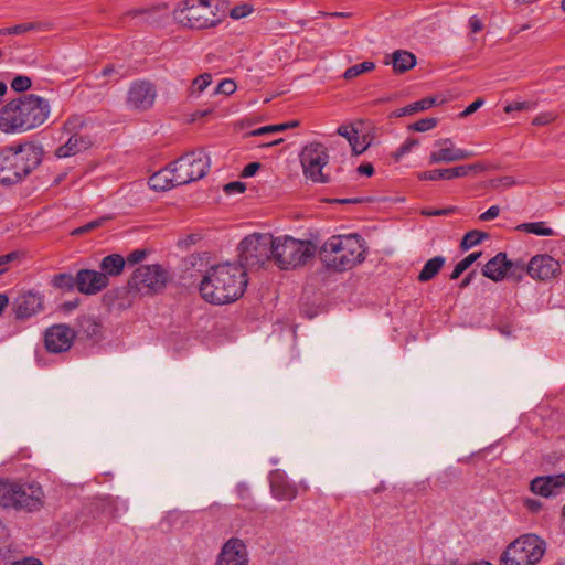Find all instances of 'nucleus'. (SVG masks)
I'll use <instances>...</instances> for the list:
<instances>
[{
	"instance_id": "1",
	"label": "nucleus",
	"mask_w": 565,
	"mask_h": 565,
	"mask_svg": "<svg viewBox=\"0 0 565 565\" xmlns=\"http://www.w3.org/2000/svg\"><path fill=\"white\" fill-rule=\"evenodd\" d=\"M51 115L50 102L35 94L14 98L0 108V131L19 135L39 128Z\"/></svg>"
},
{
	"instance_id": "2",
	"label": "nucleus",
	"mask_w": 565,
	"mask_h": 565,
	"mask_svg": "<svg viewBox=\"0 0 565 565\" xmlns=\"http://www.w3.org/2000/svg\"><path fill=\"white\" fill-rule=\"evenodd\" d=\"M247 282V273L243 266L225 262L206 270L200 284V292L207 302L224 305L242 297Z\"/></svg>"
},
{
	"instance_id": "3",
	"label": "nucleus",
	"mask_w": 565,
	"mask_h": 565,
	"mask_svg": "<svg viewBox=\"0 0 565 565\" xmlns=\"http://www.w3.org/2000/svg\"><path fill=\"white\" fill-rule=\"evenodd\" d=\"M42 156V146L33 141L0 149V184L22 181L41 163Z\"/></svg>"
},
{
	"instance_id": "4",
	"label": "nucleus",
	"mask_w": 565,
	"mask_h": 565,
	"mask_svg": "<svg viewBox=\"0 0 565 565\" xmlns=\"http://www.w3.org/2000/svg\"><path fill=\"white\" fill-rule=\"evenodd\" d=\"M365 254V242L358 234L331 236L320 252L324 266L335 271L349 270L361 264Z\"/></svg>"
},
{
	"instance_id": "5",
	"label": "nucleus",
	"mask_w": 565,
	"mask_h": 565,
	"mask_svg": "<svg viewBox=\"0 0 565 565\" xmlns=\"http://www.w3.org/2000/svg\"><path fill=\"white\" fill-rule=\"evenodd\" d=\"M173 20L189 29L202 30L216 26L221 18L210 0H184L173 10Z\"/></svg>"
},
{
	"instance_id": "6",
	"label": "nucleus",
	"mask_w": 565,
	"mask_h": 565,
	"mask_svg": "<svg viewBox=\"0 0 565 565\" xmlns=\"http://www.w3.org/2000/svg\"><path fill=\"white\" fill-rule=\"evenodd\" d=\"M546 551L545 542L535 534H524L502 552L499 565H537Z\"/></svg>"
},
{
	"instance_id": "7",
	"label": "nucleus",
	"mask_w": 565,
	"mask_h": 565,
	"mask_svg": "<svg viewBox=\"0 0 565 565\" xmlns=\"http://www.w3.org/2000/svg\"><path fill=\"white\" fill-rule=\"evenodd\" d=\"M273 258L281 269H291L305 265L316 254V246L310 241L296 239L291 236L274 237Z\"/></svg>"
},
{
	"instance_id": "8",
	"label": "nucleus",
	"mask_w": 565,
	"mask_h": 565,
	"mask_svg": "<svg viewBox=\"0 0 565 565\" xmlns=\"http://www.w3.org/2000/svg\"><path fill=\"white\" fill-rule=\"evenodd\" d=\"M43 490L38 483H21L0 478V507L35 509L41 504Z\"/></svg>"
},
{
	"instance_id": "9",
	"label": "nucleus",
	"mask_w": 565,
	"mask_h": 565,
	"mask_svg": "<svg viewBox=\"0 0 565 565\" xmlns=\"http://www.w3.org/2000/svg\"><path fill=\"white\" fill-rule=\"evenodd\" d=\"M274 236L268 233H254L246 236L238 246L241 266L254 267L265 264L273 257Z\"/></svg>"
},
{
	"instance_id": "10",
	"label": "nucleus",
	"mask_w": 565,
	"mask_h": 565,
	"mask_svg": "<svg viewBox=\"0 0 565 565\" xmlns=\"http://www.w3.org/2000/svg\"><path fill=\"white\" fill-rule=\"evenodd\" d=\"M175 182L184 185L202 179L210 169V158L203 150L189 152L171 164Z\"/></svg>"
},
{
	"instance_id": "11",
	"label": "nucleus",
	"mask_w": 565,
	"mask_h": 565,
	"mask_svg": "<svg viewBox=\"0 0 565 565\" xmlns=\"http://www.w3.org/2000/svg\"><path fill=\"white\" fill-rule=\"evenodd\" d=\"M327 148L320 142H310L300 152L303 175L315 183H327L329 177L323 172L329 163Z\"/></svg>"
},
{
	"instance_id": "12",
	"label": "nucleus",
	"mask_w": 565,
	"mask_h": 565,
	"mask_svg": "<svg viewBox=\"0 0 565 565\" xmlns=\"http://www.w3.org/2000/svg\"><path fill=\"white\" fill-rule=\"evenodd\" d=\"M168 280V271L162 266L153 264L138 267L130 284L140 292H157L166 287Z\"/></svg>"
},
{
	"instance_id": "13",
	"label": "nucleus",
	"mask_w": 565,
	"mask_h": 565,
	"mask_svg": "<svg viewBox=\"0 0 565 565\" xmlns=\"http://www.w3.org/2000/svg\"><path fill=\"white\" fill-rule=\"evenodd\" d=\"M157 98V89L154 85L147 81H135L131 83L127 93V105L134 110L150 109Z\"/></svg>"
},
{
	"instance_id": "14",
	"label": "nucleus",
	"mask_w": 565,
	"mask_h": 565,
	"mask_svg": "<svg viewBox=\"0 0 565 565\" xmlns=\"http://www.w3.org/2000/svg\"><path fill=\"white\" fill-rule=\"evenodd\" d=\"M473 152L458 148L450 138L438 139L429 154V163H450L469 159Z\"/></svg>"
},
{
	"instance_id": "15",
	"label": "nucleus",
	"mask_w": 565,
	"mask_h": 565,
	"mask_svg": "<svg viewBox=\"0 0 565 565\" xmlns=\"http://www.w3.org/2000/svg\"><path fill=\"white\" fill-rule=\"evenodd\" d=\"M526 270L531 278L545 281L559 275L561 264L547 254H539L530 259Z\"/></svg>"
},
{
	"instance_id": "16",
	"label": "nucleus",
	"mask_w": 565,
	"mask_h": 565,
	"mask_svg": "<svg viewBox=\"0 0 565 565\" xmlns=\"http://www.w3.org/2000/svg\"><path fill=\"white\" fill-rule=\"evenodd\" d=\"M75 332L66 324H55L45 331L44 343L49 352L61 353L71 349Z\"/></svg>"
},
{
	"instance_id": "17",
	"label": "nucleus",
	"mask_w": 565,
	"mask_h": 565,
	"mask_svg": "<svg viewBox=\"0 0 565 565\" xmlns=\"http://www.w3.org/2000/svg\"><path fill=\"white\" fill-rule=\"evenodd\" d=\"M246 544L237 537L227 540L217 556L215 565H248Z\"/></svg>"
},
{
	"instance_id": "18",
	"label": "nucleus",
	"mask_w": 565,
	"mask_h": 565,
	"mask_svg": "<svg viewBox=\"0 0 565 565\" xmlns=\"http://www.w3.org/2000/svg\"><path fill=\"white\" fill-rule=\"evenodd\" d=\"M43 296L35 291H26L19 295L12 303V311L19 320L29 319L43 311Z\"/></svg>"
},
{
	"instance_id": "19",
	"label": "nucleus",
	"mask_w": 565,
	"mask_h": 565,
	"mask_svg": "<svg viewBox=\"0 0 565 565\" xmlns=\"http://www.w3.org/2000/svg\"><path fill=\"white\" fill-rule=\"evenodd\" d=\"M271 495L279 501H291L298 495L297 484L290 481L285 471L275 469L268 475Z\"/></svg>"
},
{
	"instance_id": "20",
	"label": "nucleus",
	"mask_w": 565,
	"mask_h": 565,
	"mask_svg": "<svg viewBox=\"0 0 565 565\" xmlns=\"http://www.w3.org/2000/svg\"><path fill=\"white\" fill-rule=\"evenodd\" d=\"M109 284L107 274L92 269H81L76 274V288L84 295H96Z\"/></svg>"
},
{
	"instance_id": "21",
	"label": "nucleus",
	"mask_w": 565,
	"mask_h": 565,
	"mask_svg": "<svg viewBox=\"0 0 565 565\" xmlns=\"http://www.w3.org/2000/svg\"><path fill=\"white\" fill-rule=\"evenodd\" d=\"M563 488H565V473L536 477L531 482V490L545 498L556 495Z\"/></svg>"
},
{
	"instance_id": "22",
	"label": "nucleus",
	"mask_w": 565,
	"mask_h": 565,
	"mask_svg": "<svg viewBox=\"0 0 565 565\" xmlns=\"http://www.w3.org/2000/svg\"><path fill=\"white\" fill-rule=\"evenodd\" d=\"M90 146L92 140L89 137L73 134L65 143L56 148L54 154L58 159H66L87 150Z\"/></svg>"
},
{
	"instance_id": "23",
	"label": "nucleus",
	"mask_w": 565,
	"mask_h": 565,
	"mask_svg": "<svg viewBox=\"0 0 565 565\" xmlns=\"http://www.w3.org/2000/svg\"><path fill=\"white\" fill-rule=\"evenodd\" d=\"M511 267L512 263L507 259V255L499 253L483 266L482 274L493 281H501Z\"/></svg>"
},
{
	"instance_id": "24",
	"label": "nucleus",
	"mask_w": 565,
	"mask_h": 565,
	"mask_svg": "<svg viewBox=\"0 0 565 565\" xmlns=\"http://www.w3.org/2000/svg\"><path fill=\"white\" fill-rule=\"evenodd\" d=\"M175 174L171 166L161 169L149 178V186L156 191H167L180 184L175 181Z\"/></svg>"
},
{
	"instance_id": "25",
	"label": "nucleus",
	"mask_w": 565,
	"mask_h": 565,
	"mask_svg": "<svg viewBox=\"0 0 565 565\" xmlns=\"http://www.w3.org/2000/svg\"><path fill=\"white\" fill-rule=\"evenodd\" d=\"M385 64H392L395 73L402 74L412 70L416 65V57L413 53L404 50H397L391 55Z\"/></svg>"
},
{
	"instance_id": "26",
	"label": "nucleus",
	"mask_w": 565,
	"mask_h": 565,
	"mask_svg": "<svg viewBox=\"0 0 565 565\" xmlns=\"http://www.w3.org/2000/svg\"><path fill=\"white\" fill-rule=\"evenodd\" d=\"M125 267V259L118 254H111L104 257L100 262V269L103 274H107V278L115 277L121 274Z\"/></svg>"
},
{
	"instance_id": "27",
	"label": "nucleus",
	"mask_w": 565,
	"mask_h": 565,
	"mask_svg": "<svg viewBox=\"0 0 565 565\" xmlns=\"http://www.w3.org/2000/svg\"><path fill=\"white\" fill-rule=\"evenodd\" d=\"M446 263V258L443 256H435L427 260L418 275V280L420 282H426L431 280L444 267Z\"/></svg>"
},
{
	"instance_id": "28",
	"label": "nucleus",
	"mask_w": 565,
	"mask_h": 565,
	"mask_svg": "<svg viewBox=\"0 0 565 565\" xmlns=\"http://www.w3.org/2000/svg\"><path fill=\"white\" fill-rule=\"evenodd\" d=\"M47 24L42 22H25L0 29V35H22L31 31L46 30Z\"/></svg>"
},
{
	"instance_id": "29",
	"label": "nucleus",
	"mask_w": 565,
	"mask_h": 565,
	"mask_svg": "<svg viewBox=\"0 0 565 565\" xmlns=\"http://www.w3.org/2000/svg\"><path fill=\"white\" fill-rule=\"evenodd\" d=\"M516 230L523 233L533 234L536 236H554L555 232L547 225L546 222H529L522 223L516 226Z\"/></svg>"
},
{
	"instance_id": "30",
	"label": "nucleus",
	"mask_w": 565,
	"mask_h": 565,
	"mask_svg": "<svg viewBox=\"0 0 565 565\" xmlns=\"http://www.w3.org/2000/svg\"><path fill=\"white\" fill-rule=\"evenodd\" d=\"M435 104H436V98H434V97L424 98V99L414 102L405 107L394 110L393 115L395 117H403V116L412 115V114H415V113H418L422 110H426Z\"/></svg>"
},
{
	"instance_id": "31",
	"label": "nucleus",
	"mask_w": 565,
	"mask_h": 565,
	"mask_svg": "<svg viewBox=\"0 0 565 565\" xmlns=\"http://www.w3.org/2000/svg\"><path fill=\"white\" fill-rule=\"evenodd\" d=\"M483 166L480 163L448 168V180L455 178H463L468 175L470 172H480L483 171Z\"/></svg>"
},
{
	"instance_id": "32",
	"label": "nucleus",
	"mask_w": 565,
	"mask_h": 565,
	"mask_svg": "<svg viewBox=\"0 0 565 565\" xmlns=\"http://www.w3.org/2000/svg\"><path fill=\"white\" fill-rule=\"evenodd\" d=\"M375 68V64L370 61L362 62L360 64H355L345 70L343 77L345 79H352L363 73L371 72Z\"/></svg>"
},
{
	"instance_id": "33",
	"label": "nucleus",
	"mask_w": 565,
	"mask_h": 565,
	"mask_svg": "<svg viewBox=\"0 0 565 565\" xmlns=\"http://www.w3.org/2000/svg\"><path fill=\"white\" fill-rule=\"evenodd\" d=\"M481 253H471L468 256H466L463 259H461L457 265L455 266L450 279H457L460 277V275L467 270L479 257Z\"/></svg>"
},
{
	"instance_id": "34",
	"label": "nucleus",
	"mask_w": 565,
	"mask_h": 565,
	"mask_svg": "<svg viewBox=\"0 0 565 565\" xmlns=\"http://www.w3.org/2000/svg\"><path fill=\"white\" fill-rule=\"evenodd\" d=\"M486 237H487V234L479 232V231L468 232L463 236L460 246L463 250H468V249L475 247L476 245H478L479 243H481V241Z\"/></svg>"
},
{
	"instance_id": "35",
	"label": "nucleus",
	"mask_w": 565,
	"mask_h": 565,
	"mask_svg": "<svg viewBox=\"0 0 565 565\" xmlns=\"http://www.w3.org/2000/svg\"><path fill=\"white\" fill-rule=\"evenodd\" d=\"M419 145V141L414 138H409L405 140L393 153L392 157L395 161H401L405 156H407L414 148Z\"/></svg>"
},
{
	"instance_id": "36",
	"label": "nucleus",
	"mask_w": 565,
	"mask_h": 565,
	"mask_svg": "<svg viewBox=\"0 0 565 565\" xmlns=\"http://www.w3.org/2000/svg\"><path fill=\"white\" fill-rule=\"evenodd\" d=\"M52 284L56 288L70 290L76 286V277L71 274H58L53 277Z\"/></svg>"
},
{
	"instance_id": "37",
	"label": "nucleus",
	"mask_w": 565,
	"mask_h": 565,
	"mask_svg": "<svg viewBox=\"0 0 565 565\" xmlns=\"http://www.w3.org/2000/svg\"><path fill=\"white\" fill-rule=\"evenodd\" d=\"M349 143L351 146L353 153L361 154L369 148L370 140L365 135L360 136L359 132L356 131V134L354 135V137H352Z\"/></svg>"
},
{
	"instance_id": "38",
	"label": "nucleus",
	"mask_w": 565,
	"mask_h": 565,
	"mask_svg": "<svg viewBox=\"0 0 565 565\" xmlns=\"http://www.w3.org/2000/svg\"><path fill=\"white\" fill-rule=\"evenodd\" d=\"M212 83V76L209 73L201 74L192 82L191 94L200 95Z\"/></svg>"
},
{
	"instance_id": "39",
	"label": "nucleus",
	"mask_w": 565,
	"mask_h": 565,
	"mask_svg": "<svg viewBox=\"0 0 565 565\" xmlns=\"http://www.w3.org/2000/svg\"><path fill=\"white\" fill-rule=\"evenodd\" d=\"M448 170L447 169H437V170H429V171H423L417 174V178L422 181H436L440 179H447L448 180Z\"/></svg>"
},
{
	"instance_id": "40",
	"label": "nucleus",
	"mask_w": 565,
	"mask_h": 565,
	"mask_svg": "<svg viewBox=\"0 0 565 565\" xmlns=\"http://www.w3.org/2000/svg\"><path fill=\"white\" fill-rule=\"evenodd\" d=\"M437 119L436 118H423L420 120H417L416 122L412 124L408 129L418 131V132H425L429 131L433 128L437 126Z\"/></svg>"
},
{
	"instance_id": "41",
	"label": "nucleus",
	"mask_w": 565,
	"mask_h": 565,
	"mask_svg": "<svg viewBox=\"0 0 565 565\" xmlns=\"http://www.w3.org/2000/svg\"><path fill=\"white\" fill-rule=\"evenodd\" d=\"M32 85V81L29 76L19 75L11 82V88L18 93L28 90Z\"/></svg>"
},
{
	"instance_id": "42",
	"label": "nucleus",
	"mask_w": 565,
	"mask_h": 565,
	"mask_svg": "<svg viewBox=\"0 0 565 565\" xmlns=\"http://www.w3.org/2000/svg\"><path fill=\"white\" fill-rule=\"evenodd\" d=\"M236 90V84L232 79H223L216 86L214 94L232 95Z\"/></svg>"
},
{
	"instance_id": "43",
	"label": "nucleus",
	"mask_w": 565,
	"mask_h": 565,
	"mask_svg": "<svg viewBox=\"0 0 565 565\" xmlns=\"http://www.w3.org/2000/svg\"><path fill=\"white\" fill-rule=\"evenodd\" d=\"M555 119H556V115L554 113L546 111V113L539 114L533 119L532 124L535 125V126H545V125L551 124Z\"/></svg>"
},
{
	"instance_id": "44",
	"label": "nucleus",
	"mask_w": 565,
	"mask_h": 565,
	"mask_svg": "<svg viewBox=\"0 0 565 565\" xmlns=\"http://www.w3.org/2000/svg\"><path fill=\"white\" fill-rule=\"evenodd\" d=\"M533 104L530 102H513L504 107L505 113H512L516 110H530L533 109Z\"/></svg>"
},
{
	"instance_id": "45",
	"label": "nucleus",
	"mask_w": 565,
	"mask_h": 565,
	"mask_svg": "<svg viewBox=\"0 0 565 565\" xmlns=\"http://www.w3.org/2000/svg\"><path fill=\"white\" fill-rule=\"evenodd\" d=\"M252 13V7L248 4L236 6L231 10V17L233 19H242Z\"/></svg>"
},
{
	"instance_id": "46",
	"label": "nucleus",
	"mask_w": 565,
	"mask_h": 565,
	"mask_svg": "<svg viewBox=\"0 0 565 565\" xmlns=\"http://www.w3.org/2000/svg\"><path fill=\"white\" fill-rule=\"evenodd\" d=\"M103 222H104V218L92 221V222L85 224L84 226L75 228L72 232V234L73 235H81V234L87 233V232H89V231L100 226Z\"/></svg>"
},
{
	"instance_id": "47",
	"label": "nucleus",
	"mask_w": 565,
	"mask_h": 565,
	"mask_svg": "<svg viewBox=\"0 0 565 565\" xmlns=\"http://www.w3.org/2000/svg\"><path fill=\"white\" fill-rule=\"evenodd\" d=\"M245 190H246L245 184L239 181L230 182L224 186V191L227 194L243 193Z\"/></svg>"
},
{
	"instance_id": "48",
	"label": "nucleus",
	"mask_w": 565,
	"mask_h": 565,
	"mask_svg": "<svg viewBox=\"0 0 565 565\" xmlns=\"http://www.w3.org/2000/svg\"><path fill=\"white\" fill-rule=\"evenodd\" d=\"M356 129L353 126L342 125L337 129V134L344 137L348 141L354 137Z\"/></svg>"
},
{
	"instance_id": "49",
	"label": "nucleus",
	"mask_w": 565,
	"mask_h": 565,
	"mask_svg": "<svg viewBox=\"0 0 565 565\" xmlns=\"http://www.w3.org/2000/svg\"><path fill=\"white\" fill-rule=\"evenodd\" d=\"M500 214V207L498 205L490 206L486 212L480 215L481 221H491L498 217Z\"/></svg>"
},
{
	"instance_id": "50",
	"label": "nucleus",
	"mask_w": 565,
	"mask_h": 565,
	"mask_svg": "<svg viewBox=\"0 0 565 565\" xmlns=\"http://www.w3.org/2000/svg\"><path fill=\"white\" fill-rule=\"evenodd\" d=\"M278 127H274V125L264 126L257 129H254L249 132V136H264L267 134L277 132Z\"/></svg>"
},
{
	"instance_id": "51",
	"label": "nucleus",
	"mask_w": 565,
	"mask_h": 565,
	"mask_svg": "<svg viewBox=\"0 0 565 565\" xmlns=\"http://www.w3.org/2000/svg\"><path fill=\"white\" fill-rule=\"evenodd\" d=\"M483 105V99H476L461 113V117H467L477 111Z\"/></svg>"
},
{
	"instance_id": "52",
	"label": "nucleus",
	"mask_w": 565,
	"mask_h": 565,
	"mask_svg": "<svg viewBox=\"0 0 565 565\" xmlns=\"http://www.w3.org/2000/svg\"><path fill=\"white\" fill-rule=\"evenodd\" d=\"M260 168V163L258 162H252V163H248L243 172H242V177L244 178H250L253 175H255V173L259 170Z\"/></svg>"
},
{
	"instance_id": "53",
	"label": "nucleus",
	"mask_w": 565,
	"mask_h": 565,
	"mask_svg": "<svg viewBox=\"0 0 565 565\" xmlns=\"http://www.w3.org/2000/svg\"><path fill=\"white\" fill-rule=\"evenodd\" d=\"M516 184V181L512 177H502L495 181H493V186H503V188H510Z\"/></svg>"
},
{
	"instance_id": "54",
	"label": "nucleus",
	"mask_w": 565,
	"mask_h": 565,
	"mask_svg": "<svg viewBox=\"0 0 565 565\" xmlns=\"http://www.w3.org/2000/svg\"><path fill=\"white\" fill-rule=\"evenodd\" d=\"M11 565H43L42 561L36 557L28 556L21 559L14 561Z\"/></svg>"
},
{
	"instance_id": "55",
	"label": "nucleus",
	"mask_w": 565,
	"mask_h": 565,
	"mask_svg": "<svg viewBox=\"0 0 565 565\" xmlns=\"http://www.w3.org/2000/svg\"><path fill=\"white\" fill-rule=\"evenodd\" d=\"M469 28L472 33H478L483 29V23L477 15H472L469 19Z\"/></svg>"
},
{
	"instance_id": "56",
	"label": "nucleus",
	"mask_w": 565,
	"mask_h": 565,
	"mask_svg": "<svg viewBox=\"0 0 565 565\" xmlns=\"http://www.w3.org/2000/svg\"><path fill=\"white\" fill-rule=\"evenodd\" d=\"M524 505L534 513L539 512L543 507L542 502L535 499H525Z\"/></svg>"
},
{
	"instance_id": "57",
	"label": "nucleus",
	"mask_w": 565,
	"mask_h": 565,
	"mask_svg": "<svg viewBox=\"0 0 565 565\" xmlns=\"http://www.w3.org/2000/svg\"><path fill=\"white\" fill-rule=\"evenodd\" d=\"M146 253L143 250L137 249L134 250L127 258V260L131 264L139 263L143 259Z\"/></svg>"
},
{
	"instance_id": "58",
	"label": "nucleus",
	"mask_w": 565,
	"mask_h": 565,
	"mask_svg": "<svg viewBox=\"0 0 565 565\" xmlns=\"http://www.w3.org/2000/svg\"><path fill=\"white\" fill-rule=\"evenodd\" d=\"M358 172L362 175L371 177L374 173V169L371 163H364L359 166Z\"/></svg>"
},
{
	"instance_id": "59",
	"label": "nucleus",
	"mask_w": 565,
	"mask_h": 565,
	"mask_svg": "<svg viewBox=\"0 0 565 565\" xmlns=\"http://www.w3.org/2000/svg\"><path fill=\"white\" fill-rule=\"evenodd\" d=\"M17 258H18L17 252H11L7 255H2V256H0V266H4L6 264H8Z\"/></svg>"
},
{
	"instance_id": "60",
	"label": "nucleus",
	"mask_w": 565,
	"mask_h": 565,
	"mask_svg": "<svg viewBox=\"0 0 565 565\" xmlns=\"http://www.w3.org/2000/svg\"><path fill=\"white\" fill-rule=\"evenodd\" d=\"M139 14L141 15V19L145 22H148V23L157 22L154 19H152V12L149 10L141 11V12H139Z\"/></svg>"
},
{
	"instance_id": "61",
	"label": "nucleus",
	"mask_w": 565,
	"mask_h": 565,
	"mask_svg": "<svg viewBox=\"0 0 565 565\" xmlns=\"http://www.w3.org/2000/svg\"><path fill=\"white\" fill-rule=\"evenodd\" d=\"M298 126V121H290L287 124L274 125V127H278L277 132L286 130L287 128H294Z\"/></svg>"
},
{
	"instance_id": "62",
	"label": "nucleus",
	"mask_w": 565,
	"mask_h": 565,
	"mask_svg": "<svg viewBox=\"0 0 565 565\" xmlns=\"http://www.w3.org/2000/svg\"><path fill=\"white\" fill-rule=\"evenodd\" d=\"M9 305V298L4 294H0V315L3 312L6 307Z\"/></svg>"
},
{
	"instance_id": "63",
	"label": "nucleus",
	"mask_w": 565,
	"mask_h": 565,
	"mask_svg": "<svg viewBox=\"0 0 565 565\" xmlns=\"http://www.w3.org/2000/svg\"><path fill=\"white\" fill-rule=\"evenodd\" d=\"M472 276L473 273H470L466 278H463L462 281L460 282V288H466L467 286H469L470 282L472 281Z\"/></svg>"
},
{
	"instance_id": "64",
	"label": "nucleus",
	"mask_w": 565,
	"mask_h": 565,
	"mask_svg": "<svg viewBox=\"0 0 565 565\" xmlns=\"http://www.w3.org/2000/svg\"><path fill=\"white\" fill-rule=\"evenodd\" d=\"M561 527L565 531V505L562 508L561 513Z\"/></svg>"
}]
</instances>
